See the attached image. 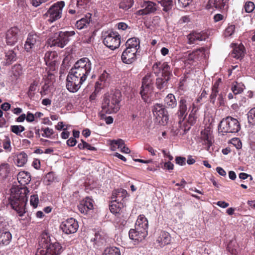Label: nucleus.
I'll list each match as a JSON object with an SVG mask.
<instances>
[{
  "label": "nucleus",
  "instance_id": "6e6d98bb",
  "mask_svg": "<svg viewBox=\"0 0 255 255\" xmlns=\"http://www.w3.org/2000/svg\"><path fill=\"white\" fill-rule=\"evenodd\" d=\"M197 51H200V52H197V54L195 55L196 59H199L201 58L202 57H204L205 55V49L203 47L200 48L199 49H197L193 51V52H197Z\"/></svg>",
  "mask_w": 255,
  "mask_h": 255
},
{
  "label": "nucleus",
  "instance_id": "49530a36",
  "mask_svg": "<svg viewBox=\"0 0 255 255\" xmlns=\"http://www.w3.org/2000/svg\"><path fill=\"white\" fill-rule=\"evenodd\" d=\"M10 130L16 135H20V133L25 130V128L20 125H13L10 126Z\"/></svg>",
  "mask_w": 255,
  "mask_h": 255
},
{
  "label": "nucleus",
  "instance_id": "412c9836",
  "mask_svg": "<svg viewBox=\"0 0 255 255\" xmlns=\"http://www.w3.org/2000/svg\"><path fill=\"white\" fill-rule=\"evenodd\" d=\"M18 29L13 27L8 30L6 33V42L8 45H13L17 41Z\"/></svg>",
  "mask_w": 255,
  "mask_h": 255
},
{
  "label": "nucleus",
  "instance_id": "cd10ccee",
  "mask_svg": "<svg viewBox=\"0 0 255 255\" xmlns=\"http://www.w3.org/2000/svg\"><path fill=\"white\" fill-rule=\"evenodd\" d=\"M155 67H158L159 70L161 71V76L165 77H168L170 79L171 69L170 66L167 63L164 62L163 63H156L153 65V68Z\"/></svg>",
  "mask_w": 255,
  "mask_h": 255
},
{
  "label": "nucleus",
  "instance_id": "dca6fc26",
  "mask_svg": "<svg viewBox=\"0 0 255 255\" xmlns=\"http://www.w3.org/2000/svg\"><path fill=\"white\" fill-rule=\"evenodd\" d=\"M141 7L144 8L137 10L135 12L136 15H146L154 13L157 10L156 4L150 1H144Z\"/></svg>",
  "mask_w": 255,
  "mask_h": 255
},
{
  "label": "nucleus",
  "instance_id": "bf43d9fd",
  "mask_svg": "<svg viewBox=\"0 0 255 255\" xmlns=\"http://www.w3.org/2000/svg\"><path fill=\"white\" fill-rule=\"evenodd\" d=\"M50 0H31V3L34 7H37L40 4L46 2Z\"/></svg>",
  "mask_w": 255,
  "mask_h": 255
},
{
  "label": "nucleus",
  "instance_id": "338daca9",
  "mask_svg": "<svg viewBox=\"0 0 255 255\" xmlns=\"http://www.w3.org/2000/svg\"><path fill=\"white\" fill-rule=\"evenodd\" d=\"M25 119L27 122L31 123L35 120L34 116L31 112H28Z\"/></svg>",
  "mask_w": 255,
  "mask_h": 255
},
{
  "label": "nucleus",
  "instance_id": "f8f14e48",
  "mask_svg": "<svg viewBox=\"0 0 255 255\" xmlns=\"http://www.w3.org/2000/svg\"><path fill=\"white\" fill-rule=\"evenodd\" d=\"M190 102L189 99L185 97H181L179 101L178 110L177 114L180 124L184 121L187 116L188 106L189 105Z\"/></svg>",
  "mask_w": 255,
  "mask_h": 255
},
{
  "label": "nucleus",
  "instance_id": "bb28decb",
  "mask_svg": "<svg viewBox=\"0 0 255 255\" xmlns=\"http://www.w3.org/2000/svg\"><path fill=\"white\" fill-rule=\"evenodd\" d=\"M17 180L22 187H26L25 185L28 184L31 180V176L29 172L22 171L18 173L17 176Z\"/></svg>",
  "mask_w": 255,
  "mask_h": 255
},
{
  "label": "nucleus",
  "instance_id": "ddd939ff",
  "mask_svg": "<svg viewBox=\"0 0 255 255\" xmlns=\"http://www.w3.org/2000/svg\"><path fill=\"white\" fill-rule=\"evenodd\" d=\"M78 227V222L72 218L62 222L60 225L61 230L66 234L75 233L77 231Z\"/></svg>",
  "mask_w": 255,
  "mask_h": 255
},
{
  "label": "nucleus",
  "instance_id": "58836bf2",
  "mask_svg": "<svg viewBox=\"0 0 255 255\" xmlns=\"http://www.w3.org/2000/svg\"><path fill=\"white\" fill-rule=\"evenodd\" d=\"M228 251L233 255H238L240 249L235 241H231L228 245Z\"/></svg>",
  "mask_w": 255,
  "mask_h": 255
},
{
  "label": "nucleus",
  "instance_id": "4be33fe9",
  "mask_svg": "<svg viewBox=\"0 0 255 255\" xmlns=\"http://www.w3.org/2000/svg\"><path fill=\"white\" fill-rule=\"evenodd\" d=\"M75 64L87 75H89L92 70V63L89 58L86 57L81 58Z\"/></svg>",
  "mask_w": 255,
  "mask_h": 255
},
{
  "label": "nucleus",
  "instance_id": "680f3d73",
  "mask_svg": "<svg viewBox=\"0 0 255 255\" xmlns=\"http://www.w3.org/2000/svg\"><path fill=\"white\" fill-rule=\"evenodd\" d=\"M218 93V91L212 90V93L210 95V102L213 104H215Z\"/></svg>",
  "mask_w": 255,
  "mask_h": 255
},
{
  "label": "nucleus",
  "instance_id": "c85d7f7f",
  "mask_svg": "<svg viewBox=\"0 0 255 255\" xmlns=\"http://www.w3.org/2000/svg\"><path fill=\"white\" fill-rule=\"evenodd\" d=\"M148 227V223L147 219L143 215H139L136 221L135 228L137 230L147 231Z\"/></svg>",
  "mask_w": 255,
  "mask_h": 255
},
{
  "label": "nucleus",
  "instance_id": "0eeeda50",
  "mask_svg": "<svg viewBox=\"0 0 255 255\" xmlns=\"http://www.w3.org/2000/svg\"><path fill=\"white\" fill-rule=\"evenodd\" d=\"M75 34L74 31H59L55 33L49 40L51 41V46H57L63 48L69 42V37Z\"/></svg>",
  "mask_w": 255,
  "mask_h": 255
},
{
  "label": "nucleus",
  "instance_id": "0e129e2a",
  "mask_svg": "<svg viewBox=\"0 0 255 255\" xmlns=\"http://www.w3.org/2000/svg\"><path fill=\"white\" fill-rule=\"evenodd\" d=\"M105 86V84L100 83V81L96 82L95 86V90L96 92L99 93L100 90Z\"/></svg>",
  "mask_w": 255,
  "mask_h": 255
},
{
  "label": "nucleus",
  "instance_id": "20e7f679",
  "mask_svg": "<svg viewBox=\"0 0 255 255\" xmlns=\"http://www.w3.org/2000/svg\"><path fill=\"white\" fill-rule=\"evenodd\" d=\"M35 255H59L63 251L61 245L57 242L49 243L48 237L42 238L39 242Z\"/></svg>",
  "mask_w": 255,
  "mask_h": 255
},
{
  "label": "nucleus",
  "instance_id": "b1692460",
  "mask_svg": "<svg viewBox=\"0 0 255 255\" xmlns=\"http://www.w3.org/2000/svg\"><path fill=\"white\" fill-rule=\"evenodd\" d=\"M188 43L194 44L198 43V42L205 40L206 35L201 32H193L187 35Z\"/></svg>",
  "mask_w": 255,
  "mask_h": 255
},
{
  "label": "nucleus",
  "instance_id": "6ab92c4d",
  "mask_svg": "<svg viewBox=\"0 0 255 255\" xmlns=\"http://www.w3.org/2000/svg\"><path fill=\"white\" fill-rule=\"evenodd\" d=\"M170 234L167 232L161 231L157 235L156 243L157 244V246L162 248L170 244Z\"/></svg>",
  "mask_w": 255,
  "mask_h": 255
},
{
  "label": "nucleus",
  "instance_id": "a211bd4d",
  "mask_svg": "<svg viewBox=\"0 0 255 255\" xmlns=\"http://www.w3.org/2000/svg\"><path fill=\"white\" fill-rule=\"evenodd\" d=\"M136 53L134 49L126 48L122 53L121 59L122 61L127 64L132 63L136 59Z\"/></svg>",
  "mask_w": 255,
  "mask_h": 255
},
{
  "label": "nucleus",
  "instance_id": "de8ad7c7",
  "mask_svg": "<svg viewBox=\"0 0 255 255\" xmlns=\"http://www.w3.org/2000/svg\"><path fill=\"white\" fill-rule=\"evenodd\" d=\"M248 122L253 125H255V107L252 108L248 112Z\"/></svg>",
  "mask_w": 255,
  "mask_h": 255
},
{
  "label": "nucleus",
  "instance_id": "c03bdc74",
  "mask_svg": "<svg viewBox=\"0 0 255 255\" xmlns=\"http://www.w3.org/2000/svg\"><path fill=\"white\" fill-rule=\"evenodd\" d=\"M123 206V204L115 202V201L112 200L111 204L110 206V210L113 214H117L120 211L121 207Z\"/></svg>",
  "mask_w": 255,
  "mask_h": 255
},
{
  "label": "nucleus",
  "instance_id": "7ed1b4c3",
  "mask_svg": "<svg viewBox=\"0 0 255 255\" xmlns=\"http://www.w3.org/2000/svg\"><path fill=\"white\" fill-rule=\"evenodd\" d=\"M121 94L118 90L105 94L102 105V111L107 114L116 113L120 109Z\"/></svg>",
  "mask_w": 255,
  "mask_h": 255
},
{
  "label": "nucleus",
  "instance_id": "13d9d810",
  "mask_svg": "<svg viewBox=\"0 0 255 255\" xmlns=\"http://www.w3.org/2000/svg\"><path fill=\"white\" fill-rule=\"evenodd\" d=\"M198 52H200V51H198ZM197 52H198V51L197 52L193 51L192 52L189 53L185 56V60L189 61L196 60L195 55L197 54Z\"/></svg>",
  "mask_w": 255,
  "mask_h": 255
},
{
  "label": "nucleus",
  "instance_id": "39448f33",
  "mask_svg": "<svg viewBox=\"0 0 255 255\" xmlns=\"http://www.w3.org/2000/svg\"><path fill=\"white\" fill-rule=\"evenodd\" d=\"M241 129L240 122L237 119L229 116L223 119L218 126L219 132L222 135L227 133H236Z\"/></svg>",
  "mask_w": 255,
  "mask_h": 255
},
{
  "label": "nucleus",
  "instance_id": "a878e982",
  "mask_svg": "<svg viewBox=\"0 0 255 255\" xmlns=\"http://www.w3.org/2000/svg\"><path fill=\"white\" fill-rule=\"evenodd\" d=\"M189 109L191 111L187 119V122L190 126L187 128L188 130L190 128V126L194 125L196 122L197 119L196 113L198 111L199 108L194 102L192 103L191 107H190Z\"/></svg>",
  "mask_w": 255,
  "mask_h": 255
},
{
  "label": "nucleus",
  "instance_id": "ea45409f",
  "mask_svg": "<svg viewBox=\"0 0 255 255\" xmlns=\"http://www.w3.org/2000/svg\"><path fill=\"white\" fill-rule=\"evenodd\" d=\"M245 86L242 83L235 82L233 83L231 90L234 95H238L242 93Z\"/></svg>",
  "mask_w": 255,
  "mask_h": 255
},
{
  "label": "nucleus",
  "instance_id": "864d4df0",
  "mask_svg": "<svg viewBox=\"0 0 255 255\" xmlns=\"http://www.w3.org/2000/svg\"><path fill=\"white\" fill-rule=\"evenodd\" d=\"M235 31V25H229L225 31V36L226 37H229L231 36Z\"/></svg>",
  "mask_w": 255,
  "mask_h": 255
},
{
  "label": "nucleus",
  "instance_id": "f03ea898",
  "mask_svg": "<svg viewBox=\"0 0 255 255\" xmlns=\"http://www.w3.org/2000/svg\"><path fill=\"white\" fill-rule=\"evenodd\" d=\"M87 75L75 64L70 70L66 78V87L70 92L75 93L86 81Z\"/></svg>",
  "mask_w": 255,
  "mask_h": 255
},
{
  "label": "nucleus",
  "instance_id": "09e8293b",
  "mask_svg": "<svg viewBox=\"0 0 255 255\" xmlns=\"http://www.w3.org/2000/svg\"><path fill=\"white\" fill-rule=\"evenodd\" d=\"M6 64L10 65L12 61L15 60L16 54L13 51H8L5 55Z\"/></svg>",
  "mask_w": 255,
  "mask_h": 255
},
{
  "label": "nucleus",
  "instance_id": "f704fd0d",
  "mask_svg": "<svg viewBox=\"0 0 255 255\" xmlns=\"http://www.w3.org/2000/svg\"><path fill=\"white\" fill-rule=\"evenodd\" d=\"M165 104L169 108L173 109L177 106V101L174 95L172 94H168L164 99Z\"/></svg>",
  "mask_w": 255,
  "mask_h": 255
},
{
  "label": "nucleus",
  "instance_id": "f3484780",
  "mask_svg": "<svg viewBox=\"0 0 255 255\" xmlns=\"http://www.w3.org/2000/svg\"><path fill=\"white\" fill-rule=\"evenodd\" d=\"M6 226V223L3 221H0V243L2 246L7 245L11 240V235L6 229H2L3 226Z\"/></svg>",
  "mask_w": 255,
  "mask_h": 255
},
{
  "label": "nucleus",
  "instance_id": "603ef678",
  "mask_svg": "<svg viewBox=\"0 0 255 255\" xmlns=\"http://www.w3.org/2000/svg\"><path fill=\"white\" fill-rule=\"evenodd\" d=\"M255 8V5L254 3L251 1L246 2L244 5L245 10L247 13L253 12Z\"/></svg>",
  "mask_w": 255,
  "mask_h": 255
},
{
  "label": "nucleus",
  "instance_id": "c9c22d12",
  "mask_svg": "<svg viewBox=\"0 0 255 255\" xmlns=\"http://www.w3.org/2000/svg\"><path fill=\"white\" fill-rule=\"evenodd\" d=\"M10 172V165L7 163H3L0 165V177L6 178Z\"/></svg>",
  "mask_w": 255,
  "mask_h": 255
},
{
  "label": "nucleus",
  "instance_id": "5701e85b",
  "mask_svg": "<svg viewBox=\"0 0 255 255\" xmlns=\"http://www.w3.org/2000/svg\"><path fill=\"white\" fill-rule=\"evenodd\" d=\"M57 55L55 51H48L44 56L45 64L50 67V70H53L57 62Z\"/></svg>",
  "mask_w": 255,
  "mask_h": 255
},
{
  "label": "nucleus",
  "instance_id": "7c9ffc66",
  "mask_svg": "<svg viewBox=\"0 0 255 255\" xmlns=\"http://www.w3.org/2000/svg\"><path fill=\"white\" fill-rule=\"evenodd\" d=\"M91 14L88 13L85 15L84 17H83L78 20L76 23V26L77 28L79 29H82L87 27L91 21Z\"/></svg>",
  "mask_w": 255,
  "mask_h": 255
},
{
  "label": "nucleus",
  "instance_id": "6e6552de",
  "mask_svg": "<svg viewBox=\"0 0 255 255\" xmlns=\"http://www.w3.org/2000/svg\"><path fill=\"white\" fill-rule=\"evenodd\" d=\"M104 44L111 50L118 48L121 43V36L118 32L113 31H107L104 33Z\"/></svg>",
  "mask_w": 255,
  "mask_h": 255
},
{
  "label": "nucleus",
  "instance_id": "f257e3e1",
  "mask_svg": "<svg viewBox=\"0 0 255 255\" xmlns=\"http://www.w3.org/2000/svg\"><path fill=\"white\" fill-rule=\"evenodd\" d=\"M28 192L29 190L26 187L11 189L9 204L20 217L23 216L26 213L25 206L28 200L27 195Z\"/></svg>",
  "mask_w": 255,
  "mask_h": 255
},
{
  "label": "nucleus",
  "instance_id": "4d7b16f0",
  "mask_svg": "<svg viewBox=\"0 0 255 255\" xmlns=\"http://www.w3.org/2000/svg\"><path fill=\"white\" fill-rule=\"evenodd\" d=\"M232 144H233L237 149H241L242 147V143L241 140L238 138H233L231 141Z\"/></svg>",
  "mask_w": 255,
  "mask_h": 255
},
{
  "label": "nucleus",
  "instance_id": "e2e57ef3",
  "mask_svg": "<svg viewBox=\"0 0 255 255\" xmlns=\"http://www.w3.org/2000/svg\"><path fill=\"white\" fill-rule=\"evenodd\" d=\"M108 77V74L106 71H104V72L99 77V80L98 81H100V83H102L105 84Z\"/></svg>",
  "mask_w": 255,
  "mask_h": 255
},
{
  "label": "nucleus",
  "instance_id": "393cba45",
  "mask_svg": "<svg viewBox=\"0 0 255 255\" xmlns=\"http://www.w3.org/2000/svg\"><path fill=\"white\" fill-rule=\"evenodd\" d=\"M127 192L123 189H120L114 191L112 193V200L115 202L123 204L124 199L127 197Z\"/></svg>",
  "mask_w": 255,
  "mask_h": 255
},
{
  "label": "nucleus",
  "instance_id": "1a4fd4ad",
  "mask_svg": "<svg viewBox=\"0 0 255 255\" xmlns=\"http://www.w3.org/2000/svg\"><path fill=\"white\" fill-rule=\"evenodd\" d=\"M199 142L201 143L204 149L211 152L212 151L211 148L214 140L212 131L209 128H204L201 130L199 138Z\"/></svg>",
  "mask_w": 255,
  "mask_h": 255
},
{
  "label": "nucleus",
  "instance_id": "3c124183",
  "mask_svg": "<svg viewBox=\"0 0 255 255\" xmlns=\"http://www.w3.org/2000/svg\"><path fill=\"white\" fill-rule=\"evenodd\" d=\"M133 3V0H129V1H122L119 4V7L123 9L127 10L130 8Z\"/></svg>",
  "mask_w": 255,
  "mask_h": 255
},
{
  "label": "nucleus",
  "instance_id": "72a5a7b5",
  "mask_svg": "<svg viewBox=\"0 0 255 255\" xmlns=\"http://www.w3.org/2000/svg\"><path fill=\"white\" fill-rule=\"evenodd\" d=\"M245 54V48L243 45L240 44L236 46L231 54L232 56L237 59L242 58Z\"/></svg>",
  "mask_w": 255,
  "mask_h": 255
},
{
  "label": "nucleus",
  "instance_id": "79ce46f5",
  "mask_svg": "<svg viewBox=\"0 0 255 255\" xmlns=\"http://www.w3.org/2000/svg\"><path fill=\"white\" fill-rule=\"evenodd\" d=\"M103 255H121V252L117 247H110L105 249Z\"/></svg>",
  "mask_w": 255,
  "mask_h": 255
},
{
  "label": "nucleus",
  "instance_id": "a18cd8bd",
  "mask_svg": "<svg viewBox=\"0 0 255 255\" xmlns=\"http://www.w3.org/2000/svg\"><path fill=\"white\" fill-rule=\"evenodd\" d=\"M161 6H163V10L166 12L172 8L173 1L172 0H161L159 1Z\"/></svg>",
  "mask_w": 255,
  "mask_h": 255
},
{
  "label": "nucleus",
  "instance_id": "69168bd1",
  "mask_svg": "<svg viewBox=\"0 0 255 255\" xmlns=\"http://www.w3.org/2000/svg\"><path fill=\"white\" fill-rule=\"evenodd\" d=\"M163 169H166L169 170L173 169L174 165L172 163L170 162L169 160L168 162H165L164 163L163 166L162 167Z\"/></svg>",
  "mask_w": 255,
  "mask_h": 255
},
{
  "label": "nucleus",
  "instance_id": "052dcab7",
  "mask_svg": "<svg viewBox=\"0 0 255 255\" xmlns=\"http://www.w3.org/2000/svg\"><path fill=\"white\" fill-rule=\"evenodd\" d=\"M176 163L181 166L185 165L186 158L185 157L178 156L175 158Z\"/></svg>",
  "mask_w": 255,
  "mask_h": 255
},
{
  "label": "nucleus",
  "instance_id": "8fccbe9b",
  "mask_svg": "<svg viewBox=\"0 0 255 255\" xmlns=\"http://www.w3.org/2000/svg\"><path fill=\"white\" fill-rule=\"evenodd\" d=\"M41 130L43 132L42 133V136L44 137L50 138L51 135L54 134V130L52 128H42Z\"/></svg>",
  "mask_w": 255,
  "mask_h": 255
},
{
  "label": "nucleus",
  "instance_id": "5fc2aeb1",
  "mask_svg": "<svg viewBox=\"0 0 255 255\" xmlns=\"http://www.w3.org/2000/svg\"><path fill=\"white\" fill-rule=\"evenodd\" d=\"M39 203V199L37 195H33L30 197V205L33 206L34 208H36L37 207L38 204Z\"/></svg>",
  "mask_w": 255,
  "mask_h": 255
},
{
  "label": "nucleus",
  "instance_id": "9d476101",
  "mask_svg": "<svg viewBox=\"0 0 255 255\" xmlns=\"http://www.w3.org/2000/svg\"><path fill=\"white\" fill-rule=\"evenodd\" d=\"M154 117L159 124L164 125L168 121L167 111L162 104H156L152 109Z\"/></svg>",
  "mask_w": 255,
  "mask_h": 255
},
{
  "label": "nucleus",
  "instance_id": "37998d69",
  "mask_svg": "<svg viewBox=\"0 0 255 255\" xmlns=\"http://www.w3.org/2000/svg\"><path fill=\"white\" fill-rule=\"evenodd\" d=\"M38 86V82L34 81L30 85L27 95L30 99H32L35 95V91Z\"/></svg>",
  "mask_w": 255,
  "mask_h": 255
},
{
  "label": "nucleus",
  "instance_id": "4c0bfd02",
  "mask_svg": "<svg viewBox=\"0 0 255 255\" xmlns=\"http://www.w3.org/2000/svg\"><path fill=\"white\" fill-rule=\"evenodd\" d=\"M27 155L24 152H21L17 155L16 164L19 167H22L27 162Z\"/></svg>",
  "mask_w": 255,
  "mask_h": 255
},
{
  "label": "nucleus",
  "instance_id": "774afa93",
  "mask_svg": "<svg viewBox=\"0 0 255 255\" xmlns=\"http://www.w3.org/2000/svg\"><path fill=\"white\" fill-rule=\"evenodd\" d=\"M192 1V0H178V2L182 7H185L189 5Z\"/></svg>",
  "mask_w": 255,
  "mask_h": 255
},
{
  "label": "nucleus",
  "instance_id": "aec40b11",
  "mask_svg": "<svg viewBox=\"0 0 255 255\" xmlns=\"http://www.w3.org/2000/svg\"><path fill=\"white\" fill-rule=\"evenodd\" d=\"M79 211L82 214H86L89 210L93 208V200L87 197L80 202L78 205Z\"/></svg>",
  "mask_w": 255,
  "mask_h": 255
},
{
  "label": "nucleus",
  "instance_id": "423d86ee",
  "mask_svg": "<svg viewBox=\"0 0 255 255\" xmlns=\"http://www.w3.org/2000/svg\"><path fill=\"white\" fill-rule=\"evenodd\" d=\"M65 6V2L63 0L53 3L45 13L48 21L53 22L60 19L62 14L63 8Z\"/></svg>",
  "mask_w": 255,
  "mask_h": 255
},
{
  "label": "nucleus",
  "instance_id": "2f4dec72",
  "mask_svg": "<svg viewBox=\"0 0 255 255\" xmlns=\"http://www.w3.org/2000/svg\"><path fill=\"white\" fill-rule=\"evenodd\" d=\"M138 39L135 37L129 38L126 43V48H130L132 50L133 49L137 52V50L140 47Z\"/></svg>",
  "mask_w": 255,
  "mask_h": 255
},
{
  "label": "nucleus",
  "instance_id": "473e14b6",
  "mask_svg": "<svg viewBox=\"0 0 255 255\" xmlns=\"http://www.w3.org/2000/svg\"><path fill=\"white\" fill-rule=\"evenodd\" d=\"M91 241L98 246H100L106 242L105 236L102 232H98L95 233L94 237L92 238Z\"/></svg>",
  "mask_w": 255,
  "mask_h": 255
},
{
  "label": "nucleus",
  "instance_id": "9b49d317",
  "mask_svg": "<svg viewBox=\"0 0 255 255\" xmlns=\"http://www.w3.org/2000/svg\"><path fill=\"white\" fill-rule=\"evenodd\" d=\"M40 37L35 33H30L25 42L24 49L27 52H35L40 48Z\"/></svg>",
  "mask_w": 255,
  "mask_h": 255
},
{
  "label": "nucleus",
  "instance_id": "c756f323",
  "mask_svg": "<svg viewBox=\"0 0 255 255\" xmlns=\"http://www.w3.org/2000/svg\"><path fill=\"white\" fill-rule=\"evenodd\" d=\"M140 92L142 100L146 103L150 102V97L151 96L153 87L141 86Z\"/></svg>",
  "mask_w": 255,
  "mask_h": 255
},
{
  "label": "nucleus",
  "instance_id": "2eb2a0df",
  "mask_svg": "<svg viewBox=\"0 0 255 255\" xmlns=\"http://www.w3.org/2000/svg\"><path fill=\"white\" fill-rule=\"evenodd\" d=\"M147 231L137 230L136 228L134 229H130L129 231V237L132 240L134 244L141 242L147 236Z\"/></svg>",
  "mask_w": 255,
  "mask_h": 255
},
{
  "label": "nucleus",
  "instance_id": "4468645a",
  "mask_svg": "<svg viewBox=\"0 0 255 255\" xmlns=\"http://www.w3.org/2000/svg\"><path fill=\"white\" fill-rule=\"evenodd\" d=\"M229 0H209L206 4L208 9H218L222 11H226L228 8Z\"/></svg>",
  "mask_w": 255,
  "mask_h": 255
},
{
  "label": "nucleus",
  "instance_id": "e433bc0d",
  "mask_svg": "<svg viewBox=\"0 0 255 255\" xmlns=\"http://www.w3.org/2000/svg\"><path fill=\"white\" fill-rule=\"evenodd\" d=\"M170 78L161 76L156 79V85L157 88L159 90L166 88L167 86V82Z\"/></svg>",
  "mask_w": 255,
  "mask_h": 255
},
{
  "label": "nucleus",
  "instance_id": "a19ab883",
  "mask_svg": "<svg viewBox=\"0 0 255 255\" xmlns=\"http://www.w3.org/2000/svg\"><path fill=\"white\" fill-rule=\"evenodd\" d=\"M153 75L147 74L142 79V86L153 87Z\"/></svg>",
  "mask_w": 255,
  "mask_h": 255
}]
</instances>
